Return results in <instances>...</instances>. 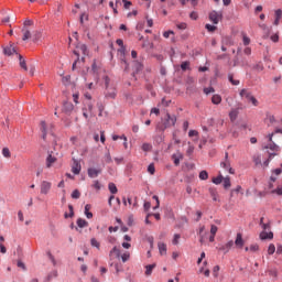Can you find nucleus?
I'll return each instance as SVG.
<instances>
[{"instance_id": "nucleus-63", "label": "nucleus", "mask_w": 282, "mask_h": 282, "mask_svg": "<svg viewBox=\"0 0 282 282\" xmlns=\"http://www.w3.org/2000/svg\"><path fill=\"white\" fill-rule=\"evenodd\" d=\"M177 30H186L187 29V23L181 22L176 24Z\"/></svg>"}, {"instance_id": "nucleus-44", "label": "nucleus", "mask_w": 282, "mask_h": 282, "mask_svg": "<svg viewBox=\"0 0 282 282\" xmlns=\"http://www.w3.org/2000/svg\"><path fill=\"white\" fill-rule=\"evenodd\" d=\"M275 251H276L275 245L270 243L269 247H268V254L273 256L275 253Z\"/></svg>"}, {"instance_id": "nucleus-20", "label": "nucleus", "mask_w": 282, "mask_h": 282, "mask_svg": "<svg viewBox=\"0 0 282 282\" xmlns=\"http://www.w3.org/2000/svg\"><path fill=\"white\" fill-rule=\"evenodd\" d=\"M76 225H77L78 228L84 229V228H87L89 226V223L86 219L77 218Z\"/></svg>"}, {"instance_id": "nucleus-26", "label": "nucleus", "mask_w": 282, "mask_h": 282, "mask_svg": "<svg viewBox=\"0 0 282 282\" xmlns=\"http://www.w3.org/2000/svg\"><path fill=\"white\" fill-rule=\"evenodd\" d=\"M223 102V98L220 95L216 94L212 97V104L215 106H219Z\"/></svg>"}, {"instance_id": "nucleus-41", "label": "nucleus", "mask_w": 282, "mask_h": 282, "mask_svg": "<svg viewBox=\"0 0 282 282\" xmlns=\"http://www.w3.org/2000/svg\"><path fill=\"white\" fill-rule=\"evenodd\" d=\"M18 57H20V67H22V69H24V72H28L26 62L23 58V56L22 55H18Z\"/></svg>"}, {"instance_id": "nucleus-23", "label": "nucleus", "mask_w": 282, "mask_h": 282, "mask_svg": "<svg viewBox=\"0 0 282 282\" xmlns=\"http://www.w3.org/2000/svg\"><path fill=\"white\" fill-rule=\"evenodd\" d=\"M113 254L116 256V258H120V256H121L120 249L117 248V247H113V248L110 250V252H109V258H110V260H112Z\"/></svg>"}, {"instance_id": "nucleus-42", "label": "nucleus", "mask_w": 282, "mask_h": 282, "mask_svg": "<svg viewBox=\"0 0 282 282\" xmlns=\"http://www.w3.org/2000/svg\"><path fill=\"white\" fill-rule=\"evenodd\" d=\"M111 139L112 141L123 140L124 142H128V138L124 134L122 135L113 134Z\"/></svg>"}, {"instance_id": "nucleus-4", "label": "nucleus", "mask_w": 282, "mask_h": 282, "mask_svg": "<svg viewBox=\"0 0 282 282\" xmlns=\"http://www.w3.org/2000/svg\"><path fill=\"white\" fill-rule=\"evenodd\" d=\"M105 99L115 100L117 98V89L116 86H110L109 89H105L104 91Z\"/></svg>"}, {"instance_id": "nucleus-34", "label": "nucleus", "mask_w": 282, "mask_h": 282, "mask_svg": "<svg viewBox=\"0 0 282 282\" xmlns=\"http://www.w3.org/2000/svg\"><path fill=\"white\" fill-rule=\"evenodd\" d=\"M164 140H165V135L163 133L154 137V142L158 145L162 144L164 142Z\"/></svg>"}, {"instance_id": "nucleus-24", "label": "nucleus", "mask_w": 282, "mask_h": 282, "mask_svg": "<svg viewBox=\"0 0 282 282\" xmlns=\"http://www.w3.org/2000/svg\"><path fill=\"white\" fill-rule=\"evenodd\" d=\"M73 54L76 56V59L72 64V69L75 70L77 65H78V63H80V54H79L78 51H73Z\"/></svg>"}, {"instance_id": "nucleus-7", "label": "nucleus", "mask_w": 282, "mask_h": 282, "mask_svg": "<svg viewBox=\"0 0 282 282\" xmlns=\"http://www.w3.org/2000/svg\"><path fill=\"white\" fill-rule=\"evenodd\" d=\"M171 159H172L173 164L175 166H180L181 161L184 159V155H183V153L181 151H177L176 153L172 154Z\"/></svg>"}, {"instance_id": "nucleus-21", "label": "nucleus", "mask_w": 282, "mask_h": 282, "mask_svg": "<svg viewBox=\"0 0 282 282\" xmlns=\"http://www.w3.org/2000/svg\"><path fill=\"white\" fill-rule=\"evenodd\" d=\"M265 150H270L274 153L280 151V147L275 142H270L268 145L264 148Z\"/></svg>"}, {"instance_id": "nucleus-53", "label": "nucleus", "mask_w": 282, "mask_h": 282, "mask_svg": "<svg viewBox=\"0 0 282 282\" xmlns=\"http://www.w3.org/2000/svg\"><path fill=\"white\" fill-rule=\"evenodd\" d=\"M271 194H275L278 196H282V185L278 186L275 189H272Z\"/></svg>"}, {"instance_id": "nucleus-31", "label": "nucleus", "mask_w": 282, "mask_h": 282, "mask_svg": "<svg viewBox=\"0 0 282 282\" xmlns=\"http://www.w3.org/2000/svg\"><path fill=\"white\" fill-rule=\"evenodd\" d=\"M228 80L232 86H239L240 85V80L239 79H235L234 78V74L229 73L228 74Z\"/></svg>"}, {"instance_id": "nucleus-17", "label": "nucleus", "mask_w": 282, "mask_h": 282, "mask_svg": "<svg viewBox=\"0 0 282 282\" xmlns=\"http://www.w3.org/2000/svg\"><path fill=\"white\" fill-rule=\"evenodd\" d=\"M274 22H273V25H280V21L282 19V9H276L274 11Z\"/></svg>"}, {"instance_id": "nucleus-54", "label": "nucleus", "mask_w": 282, "mask_h": 282, "mask_svg": "<svg viewBox=\"0 0 282 282\" xmlns=\"http://www.w3.org/2000/svg\"><path fill=\"white\" fill-rule=\"evenodd\" d=\"M148 173H149L150 175H154V174H155V166H154L153 163H151V164L148 165Z\"/></svg>"}, {"instance_id": "nucleus-36", "label": "nucleus", "mask_w": 282, "mask_h": 282, "mask_svg": "<svg viewBox=\"0 0 282 282\" xmlns=\"http://www.w3.org/2000/svg\"><path fill=\"white\" fill-rule=\"evenodd\" d=\"M198 177L200 181H207L209 178V174L207 171L203 170L199 172Z\"/></svg>"}, {"instance_id": "nucleus-15", "label": "nucleus", "mask_w": 282, "mask_h": 282, "mask_svg": "<svg viewBox=\"0 0 282 282\" xmlns=\"http://www.w3.org/2000/svg\"><path fill=\"white\" fill-rule=\"evenodd\" d=\"M143 64L138 62V61H133V76H135V74H140V72H142L143 69Z\"/></svg>"}, {"instance_id": "nucleus-32", "label": "nucleus", "mask_w": 282, "mask_h": 282, "mask_svg": "<svg viewBox=\"0 0 282 282\" xmlns=\"http://www.w3.org/2000/svg\"><path fill=\"white\" fill-rule=\"evenodd\" d=\"M212 182L214 185H220L224 182V175L219 174L218 176L213 177Z\"/></svg>"}, {"instance_id": "nucleus-22", "label": "nucleus", "mask_w": 282, "mask_h": 282, "mask_svg": "<svg viewBox=\"0 0 282 282\" xmlns=\"http://www.w3.org/2000/svg\"><path fill=\"white\" fill-rule=\"evenodd\" d=\"M40 130L42 132V140L45 141L46 137H47V128H46V122L45 121H41Z\"/></svg>"}, {"instance_id": "nucleus-48", "label": "nucleus", "mask_w": 282, "mask_h": 282, "mask_svg": "<svg viewBox=\"0 0 282 282\" xmlns=\"http://www.w3.org/2000/svg\"><path fill=\"white\" fill-rule=\"evenodd\" d=\"M223 45H234V41L231 37L226 36L223 39Z\"/></svg>"}, {"instance_id": "nucleus-12", "label": "nucleus", "mask_w": 282, "mask_h": 282, "mask_svg": "<svg viewBox=\"0 0 282 282\" xmlns=\"http://www.w3.org/2000/svg\"><path fill=\"white\" fill-rule=\"evenodd\" d=\"M260 240L264 241V240H272L274 238V234L273 231H261L260 232Z\"/></svg>"}, {"instance_id": "nucleus-37", "label": "nucleus", "mask_w": 282, "mask_h": 282, "mask_svg": "<svg viewBox=\"0 0 282 282\" xmlns=\"http://www.w3.org/2000/svg\"><path fill=\"white\" fill-rule=\"evenodd\" d=\"M68 210H69V214H67V213L64 214L65 219L74 217V206L73 205H68Z\"/></svg>"}, {"instance_id": "nucleus-2", "label": "nucleus", "mask_w": 282, "mask_h": 282, "mask_svg": "<svg viewBox=\"0 0 282 282\" xmlns=\"http://www.w3.org/2000/svg\"><path fill=\"white\" fill-rule=\"evenodd\" d=\"M220 167L228 171L230 175H235L236 171L231 167V162L229 160V153H225V160L220 162Z\"/></svg>"}, {"instance_id": "nucleus-59", "label": "nucleus", "mask_w": 282, "mask_h": 282, "mask_svg": "<svg viewBox=\"0 0 282 282\" xmlns=\"http://www.w3.org/2000/svg\"><path fill=\"white\" fill-rule=\"evenodd\" d=\"M262 231H270L271 230V224H261Z\"/></svg>"}, {"instance_id": "nucleus-29", "label": "nucleus", "mask_w": 282, "mask_h": 282, "mask_svg": "<svg viewBox=\"0 0 282 282\" xmlns=\"http://www.w3.org/2000/svg\"><path fill=\"white\" fill-rule=\"evenodd\" d=\"M156 268V263L145 265V275L150 276L153 273V270Z\"/></svg>"}, {"instance_id": "nucleus-38", "label": "nucleus", "mask_w": 282, "mask_h": 282, "mask_svg": "<svg viewBox=\"0 0 282 282\" xmlns=\"http://www.w3.org/2000/svg\"><path fill=\"white\" fill-rule=\"evenodd\" d=\"M42 37V33L40 31H35L32 34V41L33 43H37V41Z\"/></svg>"}, {"instance_id": "nucleus-62", "label": "nucleus", "mask_w": 282, "mask_h": 282, "mask_svg": "<svg viewBox=\"0 0 282 282\" xmlns=\"http://www.w3.org/2000/svg\"><path fill=\"white\" fill-rule=\"evenodd\" d=\"M151 149H152V145L150 143H143L142 144V151L143 152H149V151H151Z\"/></svg>"}, {"instance_id": "nucleus-46", "label": "nucleus", "mask_w": 282, "mask_h": 282, "mask_svg": "<svg viewBox=\"0 0 282 282\" xmlns=\"http://www.w3.org/2000/svg\"><path fill=\"white\" fill-rule=\"evenodd\" d=\"M181 235L180 234H174L172 245L177 246L180 243Z\"/></svg>"}, {"instance_id": "nucleus-16", "label": "nucleus", "mask_w": 282, "mask_h": 282, "mask_svg": "<svg viewBox=\"0 0 282 282\" xmlns=\"http://www.w3.org/2000/svg\"><path fill=\"white\" fill-rule=\"evenodd\" d=\"M158 249H159L160 256L167 254V245L165 242H158Z\"/></svg>"}, {"instance_id": "nucleus-43", "label": "nucleus", "mask_w": 282, "mask_h": 282, "mask_svg": "<svg viewBox=\"0 0 282 282\" xmlns=\"http://www.w3.org/2000/svg\"><path fill=\"white\" fill-rule=\"evenodd\" d=\"M189 67H191V63L188 61H185V62L181 63L182 72H187V69H189Z\"/></svg>"}, {"instance_id": "nucleus-49", "label": "nucleus", "mask_w": 282, "mask_h": 282, "mask_svg": "<svg viewBox=\"0 0 282 282\" xmlns=\"http://www.w3.org/2000/svg\"><path fill=\"white\" fill-rule=\"evenodd\" d=\"M2 156H4V159H10L11 158V152H10L9 148H3L2 149Z\"/></svg>"}, {"instance_id": "nucleus-56", "label": "nucleus", "mask_w": 282, "mask_h": 282, "mask_svg": "<svg viewBox=\"0 0 282 282\" xmlns=\"http://www.w3.org/2000/svg\"><path fill=\"white\" fill-rule=\"evenodd\" d=\"M105 161H106L107 164L112 163V158H111V154H110L109 151H107V152L105 153Z\"/></svg>"}, {"instance_id": "nucleus-8", "label": "nucleus", "mask_w": 282, "mask_h": 282, "mask_svg": "<svg viewBox=\"0 0 282 282\" xmlns=\"http://www.w3.org/2000/svg\"><path fill=\"white\" fill-rule=\"evenodd\" d=\"M234 246L235 241L229 240L228 242L219 247V251H223L225 254H227L234 248Z\"/></svg>"}, {"instance_id": "nucleus-5", "label": "nucleus", "mask_w": 282, "mask_h": 282, "mask_svg": "<svg viewBox=\"0 0 282 282\" xmlns=\"http://www.w3.org/2000/svg\"><path fill=\"white\" fill-rule=\"evenodd\" d=\"M177 122L176 116H171L170 113H166L165 121L163 122L165 124V128H172L175 127Z\"/></svg>"}, {"instance_id": "nucleus-61", "label": "nucleus", "mask_w": 282, "mask_h": 282, "mask_svg": "<svg viewBox=\"0 0 282 282\" xmlns=\"http://www.w3.org/2000/svg\"><path fill=\"white\" fill-rule=\"evenodd\" d=\"M260 249L258 243L250 245V252H258Z\"/></svg>"}, {"instance_id": "nucleus-28", "label": "nucleus", "mask_w": 282, "mask_h": 282, "mask_svg": "<svg viewBox=\"0 0 282 282\" xmlns=\"http://www.w3.org/2000/svg\"><path fill=\"white\" fill-rule=\"evenodd\" d=\"M102 80H104L105 89H109L112 86H115V84L111 83V79L109 76H104Z\"/></svg>"}, {"instance_id": "nucleus-40", "label": "nucleus", "mask_w": 282, "mask_h": 282, "mask_svg": "<svg viewBox=\"0 0 282 282\" xmlns=\"http://www.w3.org/2000/svg\"><path fill=\"white\" fill-rule=\"evenodd\" d=\"M229 119L231 122H235L238 119V111L237 110H231L229 112Z\"/></svg>"}, {"instance_id": "nucleus-57", "label": "nucleus", "mask_w": 282, "mask_h": 282, "mask_svg": "<svg viewBox=\"0 0 282 282\" xmlns=\"http://www.w3.org/2000/svg\"><path fill=\"white\" fill-rule=\"evenodd\" d=\"M205 29L207 30V32H216L217 26H215L213 24H206Z\"/></svg>"}, {"instance_id": "nucleus-6", "label": "nucleus", "mask_w": 282, "mask_h": 282, "mask_svg": "<svg viewBox=\"0 0 282 282\" xmlns=\"http://www.w3.org/2000/svg\"><path fill=\"white\" fill-rule=\"evenodd\" d=\"M223 19V13L217 11H212L209 13V21L214 23V25H218L219 21Z\"/></svg>"}, {"instance_id": "nucleus-27", "label": "nucleus", "mask_w": 282, "mask_h": 282, "mask_svg": "<svg viewBox=\"0 0 282 282\" xmlns=\"http://www.w3.org/2000/svg\"><path fill=\"white\" fill-rule=\"evenodd\" d=\"M186 224H188V218L186 216H181L180 221L176 224V228L181 229Z\"/></svg>"}, {"instance_id": "nucleus-25", "label": "nucleus", "mask_w": 282, "mask_h": 282, "mask_svg": "<svg viewBox=\"0 0 282 282\" xmlns=\"http://www.w3.org/2000/svg\"><path fill=\"white\" fill-rule=\"evenodd\" d=\"M3 52L6 56H12V54H17V50L12 45L4 47Z\"/></svg>"}, {"instance_id": "nucleus-58", "label": "nucleus", "mask_w": 282, "mask_h": 282, "mask_svg": "<svg viewBox=\"0 0 282 282\" xmlns=\"http://www.w3.org/2000/svg\"><path fill=\"white\" fill-rule=\"evenodd\" d=\"M209 195L213 197V200H217V191L215 188H209Z\"/></svg>"}, {"instance_id": "nucleus-39", "label": "nucleus", "mask_w": 282, "mask_h": 282, "mask_svg": "<svg viewBox=\"0 0 282 282\" xmlns=\"http://www.w3.org/2000/svg\"><path fill=\"white\" fill-rule=\"evenodd\" d=\"M78 48H79V52H82V54H83L84 56H88V47H87L86 44H80V45L78 46Z\"/></svg>"}, {"instance_id": "nucleus-47", "label": "nucleus", "mask_w": 282, "mask_h": 282, "mask_svg": "<svg viewBox=\"0 0 282 282\" xmlns=\"http://www.w3.org/2000/svg\"><path fill=\"white\" fill-rule=\"evenodd\" d=\"M47 258L51 261L53 267L57 265V261H56L55 257L51 252H47Z\"/></svg>"}, {"instance_id": "nucleus-18", "label": "nucleus", "mask_w": 282, "mask_h": 282, "mask_svg": "<svg viewBox=\"0 0 282 282\" xmlns=\"http://www.w3.org/2000/svg\"><path fill=\"white\" fill-rule=\"evenodd\" d=\"M22 41H29V39H32L31 31L25 26L22 28Z\"/></svg>"}, {"instance_id": "nucleus-1", "label": "nucleus", "mask_w": 282, "mask_h": 282, "mask_svg": "<svg viewBox=\"0 0 282 282\" xmlns=\"http://www.w3.org/2000/svg\"><path fill=\"white\" fill-rule=\"evenodd\" d=\"M239 96L241 98H245L248 102H251L253 107H259V100L248 89L246 88L241 89L239 93Z\"/></svg>"}, {"instance_id": "nucleus-64", "label": "nucleus", "mask_w": 282, "mask_h": 282, "mask_svg": "<svg viewBox=\"0 0 282 282\" xmlns=\"http://www.w3.org/2000/svg\"><path fill=\"white\" fill-rule=\"evenodd\" d=\"M242 43H243V45H250V43H251L250 37H248L247 35H243L242 36Z\"/></svg>"}, {"instance_id": "nucleus-13", "label": "nucleus", "mask_w": 282, "mask_h": 282, "mask_svg": "<svg viewBox=\"0 0 282 282\" xmlns=\"http://www.w3.org/2000/svg\"><path fill=\"white\" fill-rule=\"evenodd\" d=\"M235 246L239 249H242L245 246V240L242 238V234L238 232L235 240Z\"/></svg>"}, {"instance_id": "nucleus-55", "label": "nucleus", "mask_w": 282, "mask_h": 282, "mask_svg": "<svg viewBox=\"0 0 282 282\" xmlns=\"http://www.w3.org/2000/svg\"><path fill=\"white\" fill-rule=\"evenodd\" d=\"M204 94L206 96L210 95V94H214L215 93V88L214 87H206L203 89Z\"/></svg>"}, {"instance_id": "nucleus-50", "label": "nucleus", "mask_w": 282, "mask_h": 282, "mask_svg": "<svg viewBox=\"0 0 282 282\" xmlns=\"http://www.w3.org/2000/svg\"><path fill=\"white\" fill-rule=\"evenodd\" d=\"M72 199H79L80 198V192L78 189H74L70 194Z\"/></svg>"}, {"instance_id": "nucleus-9", "label": "nucleus", "mask_w": 282, "mask_h": 282, "mask_svg": "<svg viewBox=\"0 0 282 282\" xmlns=\"http://www.w3.org/2000/svg\"><path fill=\"white\" fill-rule=\"evenodd\" d=\"M101 174L100 169L89 167L87 169V175L89 178H97Z\"/></svg>"}, {"instance_id": "nucleus-45", "label": "nucleus", "mask_w": 282, "mask_h": 282, "mask_svg": "<svg viewBox=\"0 0 282 282\" xmlns=\"http://www.w3.org/2000/svg\"><path fill=\"white\" fill-rule=\"evenodd\" d=\"M90 246L96 249H100V242L96 238L90 239Z\"/></svg>"}, {"instance_id": "nucleus-60", "label": "nucleus", "mask_w": 282, "mask_h": 282, "mask_svg": "<svg viewBox=\"0 0 282 282\" xmlns=\"http://www.w3.org/2000/svg\"><path fill=\"white\" fill-rule=\"evenodd\" d=\"M253 163L256 164V166L261 165V163H262L261 156L260 155H254L253 156Z\"/></svg>"}, {"instance_id": "nucleus-30", "label": "nucleus", "mask_w": 282, "mask_h": 282, "mask_svg": "<svg viewBox=\"0 0 282 282\" xmlns=\"http://www.w3.org/2000/svg\"><path fill=\"white\" fill-rule=\"evenodd\" d=\"M108 191L111 195L118 194V187L115 183H109L108 184Z\"/></svg>"}, {"instance_id": "nucleus-51", "label": "nucleus", "mask_w": 282, "mask_h": 282, "mask_svg": "<svg viewBox=\"0 0 282 282\" xmlns=\"http://www.w3.org/2000/svg\"><path fill=\"white\" fill-rule=\"evenodd\" d=\"M242 191V186L238 185L236 188L230 191V197H234L235 193L239 194Z\"/></svg>"}, {"instance_id": "nucleus-11", "label": "nucleus", "mask_w": 282, "mask_h": 282, "mask_svg": "<svg viewBox=\"0 0 282 282\" xmlns=\"http://www.w3.org/2000/svg\"><path fill=\"white\" fill-rule=\"evenodd\" d=\"M62 111L65 113V115H70L73 111H74V105L69 101H65L63 104V108H62Z\"/></svg>"}, {"instance_id": "nucleus-10", "label": "nucleus", "mask_w": 282, "mask_h": 282, "mask_svg": "<svg viewBox=\"0 0 282 282\" xmlns=\"http://www.w3.org/2000/svg\"><path fill=\"white\" fill-rule=\"evenodd\" d=\"M80 172H82V164L78 162V160H73L72 173L74 175H79Z\"/></svg>"}, {"instance_id": "nucleus-52", "label": "nucleus", "mask_w": 282, "mask_h": 282, "mask_svg": "<svg viewBox=\"0 0 282 282\" xmlns=\"http://www.w3.org/2000/svg\"><path fill=\"white\" fill-rule=\"evenodd\" d=\"M253 69H256V72H263L264 66L261 62H258L254 66Z\"/></svg>"}, {"instance_id": "nucleus-33", "label": "nucleus", "mask_w": 282, "mask_h": 282, "mask_svg": "<svg viewBox=\"0 0 282 282\" xmlns=\"http://www.w3.org/2000/svg\"><path fill=\"white\" fill-rule=\"evenodd\" d=\"M223 182L224 189H229L231 187V180L229 176L224 177Z\"/></svg>"}, {"instance_id": "nucleus-3", "label": "nucleus", "mask_w": 282, "mask_h": 282, "mask_svg": "<svg viewBox=\"0 0 282 282\" xmlns=\"http://www.w3.org/2000/svg\"><path fill=\"white\" fill-rule=\"evenodd\" d=\"M52 189V183L48 181H42L40 184V194L48 195Z\"/></svg>"}, {"instance_id": "nucleus-19", "label": "nucleus", "mask_w": 282, "mask_h": 282, "mask_svg": "<svg viewBox=\"0 0 282 282\" xmlns=\"http://www.w3.org/2000/svg\"><path fill=\"white\" fill-rule=\"evenodd\" d=\"M91 205L86 204L84 207V215L86 216L87 219H91L94 217V214L90 212Z\"/></svg>"}, {"instance_id": "nucleus-35", "label": "nucleus", "mask_w": 282, "mask_h": 282, "mask_svg": "<svg viewBox=\"0 0 282 282\" xmlns=\"http://www.w3.org/2000/svg\"><path fill=\"white\" fill-rule=\"evenodd\" d=\"M58 276V272L57 270H53L51 271L47 276H46V281L47 282H51L54 278H57Z\"/></svg>"}, {"instance_id": "nucleus-14", "label": "nucleus", "mask_w": 282, "mask_h": 282, "mask_svg": "<svg viewBox=\"0 0 282 282\" xmlns=\"http://www.w3.org/2000/svg\"><path fill=\"white\" fill-rule=\"evenodd\" d=\"M56 161H57V159L55 156H53L52 154H48L45 160L46 169H51L53 166V164L56 163Z\"/></svg>"}]
</instances>
